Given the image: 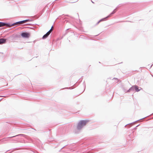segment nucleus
I'll use <instances>...</instances> for the list:
<instances>
[{"label": "nucleus", "instance_id": "1", "mask_svg": "<svg viewBox=\"0 0 153 153\" xmlns=\"http://www.w3.org/2000/svg\"><path fill=\"white\" fill-rule=\"evenodd\" d=\"M88 121L87 120H82L80 121L78 123L77 126V128L79 129H80L84 126L86 125Z\"/></svg>", "mask_w": 153, "mask_h": 153}, {"label": "nucleus", "instance_id": "2", "mask_svg": "<svg viewBox=\"0 0 153 153\" xmlns=\"http://www.w3.org/2000/svg\"><path fill=\"white\" fill-rule=\"evenodd\" d=\"M30 35V34L27 33H23L21 34L22 36L24 38H28Z\"/></svg>", "mask_w": 153, "mask_h": 153}, {"label": "nucleus", "instance_id": "3", "mask_svg": "<svg viewBox=\"0 0 153 153\" xmlns=\"http://www.w3.org/2000/svg\"><path fill=\"white\" fill-rule=\"evenodd\" d=\"M29 21V20H25L22 21H20L17 22V23L19 24H22L25 23H26Z\"/></svg>", "mask_w": 153, "mask_h": 153}, {"label": "nucleus", "instance_id": "4", "mask_svg": "<svg viewBox=\"0 0 153 153\" xmlns=\"http://www.w3.org/2000/svg\"><path fill=\"white\" fill-rule=\"evenodd\" d=\"M6 42V39H0V44L5 43Z\"/></svg>", "mask_w": 153, "mask_h": 153}, {"label": "nucleus", "instance_id": "5", "mask_svg": "<svg viewBox=\"0 0 153 153\" xmlns=\"http://www.w3.org/2000/svg\"><path fill=\"white\" fill-rule=\"evenodd\" d=\"M50 33L48 32L45 34L42 37V38L43 39L46 38L50 34Z\"/></svg>", "mask_w": 153, "mask_h": 153}, {"label": "nucleus", "instance_id": "6", "mask_svg": "<svg viewBox=\"0 0 153 153\" xmlns=\"http://www.w3.org/2000/svg\"><path fill=\"white\" fill-rule=\"evenodd\" d=\"M135 88L136 91L137 92L140 91V89H139L138 87L137 86H135Z\"/></svg>", "mask_w": 153, "mask_h": 153}, {"label": "nucleus", "instance_id": "7", "mask_svg": "<svg viewBox=\"0 0 153 153\" xmlns=\"http://www.w3.org/2000/svg\"><path fill=\"white\" fill-rule=\"evenodd\" d=\"M5 24L4 23L0 22V27L5 25Z\"/></svg>", "mask_w": 153, "mask_h": 153}, {"label": "nucleus", "instance_id": "8", "mask_svg": "<svg viewBox=\"0 0 153 153\" xmlns=\"http://www.w3.org/2000/svg\"><path fill=\"white\" fill-rule=\"evenodd\" d=\"M53 27L52 26L51 29L48 31V32L50 33L51 31L53 30Z\"/></svg>", "mask_w": 153, "mask_h": 153}, {"label": "nucleus", "instance_id": "9", "mask_svg": "<svg viewBox=\"0 0 153 153\" xmlns=\"http://www.w3.org/2000/svg\"><path fill=\"white\" fill-rule=\"evenodd\" d=\"M102 21V20H100V21H99V22L97 23V24H98L99 23V22H100V21Z\"/></svg>", "mask_w": 153, "mask_h": 153}, {"label": "nucleus", "instance_id": "10", "mask_svg": "<svg viewBox=\"0 0 153 153\" xmlns=\"http://www.w3.org/2000/svg\"><path fill=\"white\" fill-rule=\"evenodd\" d=\"M14 137V136H13V137Z\"/></svg>", "mask_w": 153, "mask_h": 153}]
</instances>
